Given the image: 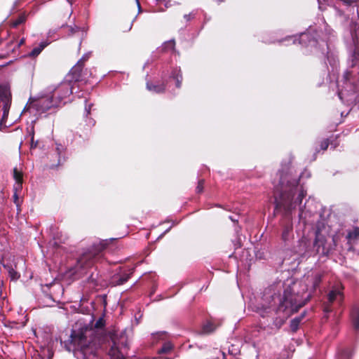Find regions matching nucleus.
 <instances>
[{
    "mask_svg": "<svg viewBox=\"0 0 359 359\" xmlns=\"http://www.w3.org/2000/svg\"><path fill=\"white\" fill-rule=\"evenodd\" d=\"M283 295L274 294L271 296L273 304L271 306H278V309L286 311L287 314L296 312L310 299L307 293L308 287L302 281L289 279L283 285Z\"/></svg>",
    "mask_w": 359,
    "mask_h": 359,
    "instance_id": "1",
    "label": "nucleus"
},
{
    "mask_svg": "<svg viewBox=\"0 0 359 359\" xmlns=\"http://www.w3.org/2000/svg\"><path fill=\"white\" fill-rule=\"evenodd\" d=\"M94 330L91 328H81L73 330L70 344L77 359H98L96 346L92 337Z\"/></svg>",
    "mask_w": 359,
    "mask_h": 359,
    "instance_id": "2",
    "label": "nucleus"
},
{
    "mask_svg": "<svg viewBox=\"0 0 359 359\" xmlns=\"http://www.w3.org/2000/svg\"><path fill=\"white\" fill-rule=\"evenodd\" d=\"M287 174L285 175H280V184L284 187H288V190L285 187L284 193L280 195V199L276 198L278 207H283L285 210L290 212L293 209L299 205L302 199L306 196V192L303 187L299 186L297 180H289L290 178Z\"/></svg>",
    "mask_w": 359,
    "mask_h": 359,
    "instance_id": "3",
    "label": "nucleus"
},
{
    "mask_svg": "<svg viewBox=\"0 0 359 359\" xmlns=\"http://www.w3.org/2000/svg\"><path fill=\"white\" fill-rule=\"evenodd\" d=\"M108 355L109 359H126L124 353L122 351L119 350V347L116 341H113V345L109 351Z\"/></svg>",
    "mask_w": 359,
    "mask_h": 359,
    "instance_id": "4",
    "label": "nucleus"
},
{
    "mask_svg": "<svg viewBox=\"0 0 359 359\" xmlns=\"http://www.w3.org/2000/svg\"><path fill=\"white\" fill-rule=\"evenodd\" d=\"M343 299V294L341 292L339 287H336L332 290L328 294V301L330 303L334 302V301L341 302Z\"/></svg>",
    "mask_w": 359,
    "mask_h": 359,
    "instance_id": "5",
    "label": "nucleus"
},
{
    "mask_svg": "<svg viewBox=\"0 0 359 359\" xmlns=\"http://www.w3.org/2000/svg\"><path fill=\"white\" fill-rule=\"evenodd\" d=\"M13 178L16 183L14 186L15 191H18L22 189V172L19 170L17 168L13 169Z\"/></svg>",
    "mask_w": 359,
    "mask_h": 359,
    "instance_id": "6",
    "label": "nucleus"
},
{
    "mask_svg": "<svg viewBox=\"0 0 359 359\" xmlns=\"http://www.w3.org/2000/svg\"><path fill=\"white\" fill-rule=\"evenodd\" d=\"M319 8L323 10L324 9V4L332 5L337 2H342L344 4L348 6L351 4V1L350 0H318Z\"/></svg>",
    "mask_w": 359,
    "mask_h": 359,
    "instance_id": "7",
    "label": "nucleus"
},
{
    "mask_svg": "<svg viewBox=\"0 0 359 359\" xmlns=\"http://www.w3.org/2000/svg\"><path fill=\"white\" fill-rule=\"evenodd\" d=\"M351 317L355 329H359V306L355 307L351 313Z\"/></svg>",
    "mask_w": 359,
    "mask_h": 359,
    "instance_id": "8",
    "label": "nucleus"
},
{
    "mask_svg": "<svg viewBox=\"0 0 359 359\" xmlns=\"http://www.w3.org/2000/svg\"><path fill=\"white\" fill-rule=\"evenodd\" d=\"M292 231V225L286 226L284 228L283 233H282L283 240H284L285 241L290 240V238H291Z\"/></svg>",
    "mask_w": 359,
    "mask_h": 359,
    "instance_id": "9",
    "label": "nucleus"
},
{
    "mask_svg": "<svg viewBox=\"0 0 359 359\" xmlns=\"http://www.w3.org/2000/svg\"><path fill=\"white\" fill-rule=\"evenodd\" d=\"M147 88L149 91L154 93H161L165 89L163 85H152L149 83H147Z\"/></svg>",
    "mask_w": 359,
    "mask_h": 359,
    "instance_id": "10",
    "label": "nucleus"
},
{
    "mask_svg": "<svg viewBox=\"0 0 359 359\" xmlns=\"http://www.w3.org/2000/svg\"><path fill=\"white\" fill-rule=\"evenodd\" d=\"M48 45L47 43L42 42L40 45L36 48H34L32 52L29 53L30 56L35 57L40 54L42 50Z\"/></svg>",
    "mask_w": 359,
    "mask_h": 359,
    "instance_id": "11",
    "label": "nucleus"
},
{
    "mask_svg": "<svg viewBox=\"0 0 359 359\" xmlns=\"http://www.w3.org/2000/svg\"><path fill=\"white\" fill-rule=\"evenodd\" d=\"M172 348V344L169 342H165L162 346V348L158 351L159 353H167L170 352Z\"/></svg>",
    "mask_w": 359,
    "mask_h": 359,
    "instance_id": "12",
    "label": "nucleus"
},
{
    "mask_svg": "<svg viewBox=\"0 0 359 359\" xmlns=\"http://www.w3.org/2000/svg\"><path fill=\"white\" fill-rule=\"evenodd\" d=\"M348 237L350 239H356L359 237V228H355L348 234Z\"/></svg>",
    "mask_w": 359,
    "mask_h": 359,
    "instance_id": "13",
    "label": "nucleus"
},
{
    "mask_svg": "<svg viewBox=\"0 0 359 359\" xmlns=\"http://www.w3.org/2000/svg\"><path fill=\"white\" fill-rule=\"evenodd\" d=\"M8 272L9 276L13 280H15L20 277L19 274L13 268L8 267Z\"/></svg>",
    "mask_w": 359,
    "mask_h": 359,
    "instance_id": "14",
    "label": "nucleus"
},
{
    "mask_svg": "<svg viewBox=\"0 0 359 359\" xmlns=\"http://www.w3.org/2000/svg\"><path fill=\"white\" fill-rule=\"evenodd\" d=\"M215 329V327H214V325L212 323H208L203 326V332L210 333L212 332Z\"/></svg>",
    "mask_w": 359,
    "mask_h": 359,
    "instance_id": "15",
    "label": "nucleus"
},
{
    "mask_svg": "<svg viewBox=\"0 0 359 359\" xmlns=\"http://www.w3.org/2000/svg\"><path fill=\"white\" fill-rule=\"evenodd\" d=\"M25 21V16L20 15L12 22V25H13V27H15L18 26L19 25L23 23Z\"/></svg>",
    "mask_w": 359,
    "mask_h": 359,
    "instance_id": "16",
    "label": "nucleus"
},
{
    "mask_svg": "<svg viewBox=\"0 0 359 359\" xmlns=\"http://www.w3.org/2000/svg\"><path fill=\"white\" fill-rule=\"evenodd\" d=\"M62 90L64 91V95H63V97H65L71 93H72V89L70 88L69 87V84H64L61 86Z\"/></svg>",
    "mask_w": 359,
    "mask_h": 359,
    "instance_id": "17",
    "label": "nucleus"
},
{
    "mask_svg": "<svg viewBox=\"0 0 359 359\" xmlns=\"http://www.w3.org/2000/svg\"><path fill=\"white\" fill-rule=\"evenodd\" d=\"M178 72L176 70L175 72ZM172 77L176 80V86L177 88H180L181 86V81H182V76L178 73L175 74V73L173 74Z\"/></svg>",
    "mask_w": 359,
    "mask_h": 359,
    "instance_id": "18",
    "label": "nucleus"
},
{
    "mask_svg": "<svg viewBox=\"0 0 359 359\" xmlns=\"http://www.w3.org/2000/svg\"><path fill=\"white\" fill-rule=\"evenodd\" d=\"M352 37L354 44L359 48V27L358 34L355 32L354 34H352Z\"/></svg>",
    "mask_w": 359,
    "mask_h": 359,
    "instance_id": "19",
    "label": "nucleus"
},
{
    "mask_svg": "<svg viewBox=\"0 0 359 359\" xmlns=\"http://www.w3.org/2000/svg\"><path fill=\"white\" fill-rule=\"evenodd\" d=\"M82 65H83V61L82 60H79L77 64L72 68V73H75L76 72H80L81 71V67H82Z\"/></svg>",
    "mask_w": 359,
    "mask_h": 359,
    "instance_id": "20",
    "label": "nucleus"
},
{
    "mask_svg": "<svg viewBox=\"0 0 359 359\" xmlns=\"http://www.w3.org/2000/svg\"><path fill=\"white\" fill-rule=\"evenodd\" d=\"M320 280H321V276L320 274H316L314 278V281H313V290H315L316 287L318 285Z\"/></svg>",
    "mask_w": 359,
    "mask_h": 359,
    "instance_id": "21",
    "label": "nucleus"
},
{
    "mask_svg": "<svg viewBox=\"0 0 359 359\" xmlns=\"http://www.w3.org/2000/svg\"><path fill=\"white\" fill-rule=\"evenodd\" d=\"M130 278V275L129 274H126V275H123L118 281H117V284L118 285H121V284H123L124 283H126L128 278Z\"/></svg>",
    "mask_w": 359,
    "mask_h": 359,
    "instance_id": "22",
    "label": "nucleus"
},
{
    "mask_svg": "<svg viewBox=\"0 0 359 359\" xmlns=\"http://www.w3.org/2000/svg\"><path fill=\"white\" fill-rule=\"evenodd\" d=\"M89 255H83L81 258L79 259L78 262V265L80 267H84L83 264L86 262L87 259L88 258Z\"/></svg>",
    "mask_w": 359,
    "mask_h": 359,
    "instance_id": "23",
    "label": "nucleus"
},
{
    "mask_svg": "<svg viewBox=\"0 0 359 359\" xmlns=\"http://www.w3.org/2000/svg\"><path fill=\"white\" fill-rule=\"evenodd\" d=\"M165 336L164 332H158L153 334V338L155 339H163Z\"/></svg>",
    "mask_w": 359,
    "mask_h": 359,
    "instance_id": "24",
    "label": "nucleus"
},
{
    "mask_svg": "<svg viewBox=\"0 0 359 359\" xmlns=\"http://www.w3.org/2000/svg\"><path fill=\"white\" fill-rule=\"evenodd\" d=\"M3 110H4V114H3L2 119H4L6 117H7V116L8 114V107L7 104H4V106L3 107Z\"/></svg>",
    "mask_w": 359,
    "mask_h": 359,
    "instance_id": "25",
    "label": "nucleus"
},
{
    "mask_svg": "<svg viewBox=\"0 0 359 359\" xmlns=\"http://www.w3.org/2000/svg\"><path fill=\"white\" fill-rule=\"evenodd\" d=\"M328 145H329V143H328V141L326 140H324L322 143H321V149H323V150H325L327 149V148L328 147Z\"/></svg>",
    "mask_w": 359,
    "mask_h": 359,
    "instance_id": "26",
    "label": "nucleus"
},
{
    "mask_svg": "<svg viewBox=\"0 0 359 359\" xmlns=\"http://www.w3.org/2000/svg\"><path fill=\"white\" fill-rule=\"evenodd\" d=\"M203 181L199 182L198 185L196 187L197 192L200 193L203 191Z\"/></svg>",
    "mask_w": 359,
    "mask_h": 359,
    "instance_id": "27",
    "label": "nucleus"
},
{
    "mask_svg": "<svg viewBox=\"0 0 359 359\" xmlns=\"http://www.w3.org/2000/svg\"><path fill=\"white\" fill-rule=\"evenodd\" d=\"M298 323H299V320L298 319H294L292 321V327L293 330L296 329V327H297L298 325Z\"/></svg>",
    "mask_w": 359,
    "mask_h": 359,
    "instance_id": "28",
    "label": "nucleus"
},
{
    "mask_svg": "<svg viewBox=\"0 0 359 359\" xmlns=\"http://www.w3.org/2000/svg\"><path fill=\"white\" fill-rule=\"evenodd\" d=\"M102 326V319H100L95 324V327H100Z\"/></svg>",
    "mask_w": 359,
    "mask_h": 359,
    "instance_id": "29",
    "label": "nucleus"
},
{
    "mask_svg": "<svg viewBox=\"0 0 359 359\" xmlns=\"http://www.w3.org/2000/svg\"><path fill=\"white\" fill-rule=\"evenodd\" d=\"M344 95V92L341 90V91H339L338 93V95L340 98V100H343V95Z\"/></svg>",
    "mask_w": 359,
    "mask_h": 359,
    "instance_id": "30",
    "label": "nucleus"
},
{
    "mask_svg": "<svg viewBox=\"0 0 359 359\" xmlns=\"http://www.w3.org/2000/svg\"><path fill=\"white\" fill-rule=\"evenodd\" d=\"M136 3H137V7H138V9L139 11L140 10V2H139V0H135Z\"/></svg>",
    "mask_w": 359,
    "mask_h": 359,
    "instance_id": "31",
    "label": "nucleus"
},
{
    "mask_svg": "<svg viewBox=\"0 0 359 359\" xmlns=\"http://www.w3.org/2000/svg\"><path fill=\"white\" fill-rule=\"evenodd\" d=\"M348 73L346 72L345 74H344V79L345 80H347L348 79Z\"/></svg>",
    "mask_w": 359,
    "mask_h": 359,
    "instance_id": "32",
    "label": "nucleus"
},
{
    "mask_svg": "<svg viewBox=\"0 0 359 359\" xmlns=\"http://www.w3.org/2000/svg\"><path fill=\"white\" fill-rule=\"evenodd\" d=\"M168 45H170V46L173 47L174 46V42L173 41H170V42H168Z\"/></svg>",
    "mask_w": 359,
    "mask_h": 359,
    "instance_id": "33",
    "label": "nucleus"
},
{
    "mask_svg": "<svg viewBox=\"0 0 359 359\" xmlns=\"http://www.w3.org/2000/svg\"><path fill=\"white\" fill-rule=\"evenodd\" d=\"M14 198H15V202L16 203V201L18 200V196H17L16 193L14 194Z\"/></svg>",
    "mask_w": 359,
    "mask_h": 359,
    "instance_id": "34",
    "label": "nucleus"
},
{
    "mask_svg": "<svg viewBox=\"0 0 359 359\" xmlns=\"http://www.w3.org/2000/svg\"><path fill=\"white\" fill-rule=\"evenodd\" d=\"M301 37H307V34H301Z\"/></svg>",
    "mask_w": 359,
    "mask_h": 359,
    "instance_id": "35",
    "label": "nucleus"
},
{
    "mask_svg": "<svg viewBox=\"0 0 359 359\" xmlns=\"http://www.w3.org/2000/svg\"><path fill=\"white\" fill-rule=\"evenodd\" d=\"M86 111H87V113H88V114H89V113H90V107H89L88 109V108H86Z\"/></svg>",
    "mask_w": 359,
    "mask_h": 359,
    "instance_id": "36",
    "label": "nucleus"
},
{
    "mask_svg": "<svg viewBox=\"0 0 359 359\" xmlns=\"http://www.w3.org/2000/svg\"><path fill=\"white\" fill-rule=\"evenodd\" d=\"M23 43H24V39H22L20 40V45L22 44Z\"/></svg>",
    "mask_w": 359,
    "mask_h": 359,
    "instance_id": "37",
    "label": "nucleus"
}]
</instances>
